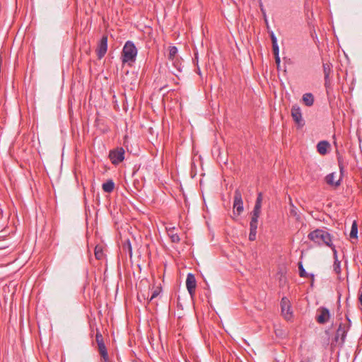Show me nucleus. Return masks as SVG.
<instances>
[{"label":"nucleus","mask_w":362,"mask_h":362,"mask_svg":"<svg viewBox=\"0 0 362 362\" xmlns=\"http://www.w3.org/2000/svg\"><path fill=\"white\" fill-rule=\"evenodd\" d=\"M95 255L96 259H101L103 257V249L100 246L97 245L95 248Z\"/></svg>","instance_id":"nucleus-23"},{"label":"nucleus","mask_w":362,"mask_h":362,"mask_svg":"<svg viewBox=\"0 0 362 362\" xmlns=\"http://www.w3.org/2000/svg\"><path fill=\"white\" fill-rule=\"evenodd\" d=\"M290 218L295 219L296 221L297 224H301L302 226L304 225L303 221H301V216L298 213V210L296 207L291 202V209H290Z\"/></svg>","instance_id":"nucleus-13"},{"label":"nucleus","mask_w":362,"mask_h":362,"mask_svg":"<svg viewBox=\"0 0 362 362\" xmlns=\"http://www.w3.org/2000/svg\"><path fill=\"white\" fill-rule=\"evenodd\" d=\"M197 72H199V74H200V69H198Z\"/></svg>","instance_id":"nucleus-36"},{"label":"nucleus","mask_w":362,"mask_h":362,"mask_svg":"<svg viewBox=\"0 0 362 362\" xmlns=\"http://www.w3.org/2000/svg\"><path fill=\"white\" fill-rule=\"evenodd\" d=\"M357 226V223H356V221H354L353 223H352V226Z\"/></svg>","instance_id":"nucleus-34"},{"label":"nucleus","mask_w":362,"mask_h":362,"mask_svg":"<svg viewBox=\"0 0 362 362\" xmlns=\"http://www.w3.org/2000/svg\"><path fill=\"white\" fill-rule=\"evenodd\" d=\"M300 362H305V361H300Z\"/></svg>","instance_id":"nucleus-37"},{"label":"nucleus","mask_w":362,"mask_h":362,"mask_svg":"<svg viewBox=\"0 0 362 362\" xmlns=\"http://www.w3.org/2000/svg\"><path fill=\"white\" fill-rule=\"evenodd\" d=\"M95 340H96L97 344H99L100 343H104L103 342V335L101 334L100 332H98L96 333Z\"/></svg>","instance_id":"nucleus-27"},{"label":"nucleus","mask_w":362,"mask_h":362,"mask_svg":"<svg viewBox=\"0 0 362 362\" xmlns=\"http://www.w3.org/2000/svg\"><path fill=\"white\" fill-rule=\"evenodd\" d=\"M323 72L325 75V86L327 89H328L330 87L331 83H330V74L332 72V64L329 62L323 63Z\"/></svg>","instance_id":"nucleus-10"},{"label":"nucleus","mask_w":362,"mask_h":362,"mask_svg":"<svg viewBox=\"0 0 362 362\" xmlns=\"http://www.w3.org/2000/svg\"><path fill=\"white\" fill-rule=\"evenodd\" d=\"M233 211L237 215H240L243 211L242 193L238 189H235L234 193Z\"/></svg>","instance_id":"nucleus-6"},{"label":"nucleus","mask_w":362,"mask_h":362,"mask_svg":"<svg viewBox=\"0 0 362 362\" xmlns=\"http://www.w3.org/2000/svg\"><path fill=\"white\" fill-rule=\"evenodd\" d=\"M257 236V228H250V232L249 234V240L253 241L256 239Z\"/></svg>","instance_id":"nucleus-26"},{"label":"nucleus","mask_w":362,"mask_h":362,"mask_svg":"<svg viewBox=\"0 0 362 362\" xmlns=\"http://www.w3.org/2000/svg\"><path fill=\"white\" fill-rule=\"evenodd\" d=\"M330 146V144L327 141H321L317 145V152L321 155H325L327 153V149Z\"/></svg>","instance_id":"nucleus-15"},{"label":"nucleus","mask_w":362,"mask_h":362,"mask_svg":"<svg viewBox=\"0 0 362 362\" xmlns=\"http://www.w3.org/2000/svg\"><path fill=\"white\" fill-rule=\"evenodd\" d=\"M274 58H275V62H276V66H277V69H279V66H280V62H281L280 57L279 56H275Z\"/></svg>","instance_id":"nucleus-31"},{"label":"nucleus","mask_w":362,"mask_h":362,"mask_svg":"<svg viewBox=\"0 0 362 362\" xmlns=\"http://www.w3.org/2000/svg\"><path fill=\"white\" fill-rule=\"evenodd\" d=\"M102 188L104 192L110 193L115 189V183L112 180H108L107 182H104L102 185Z\"/></svg>","instance_id":"nucleus-20"},{"label":"nucleus","mask_w":362,"mask_h":362,"mask_svg":"<svg viewBox=\"0 0 362 362\" xmlns=\"http://www.w3.org/2000/svg\"><path fill=\"white\" fill-rule=\"evenodd\" d=\"M272 49H273V52H274V57L275 56H279V48L278 44L277 45H272Z\"/></svg>","instance_id":"nucleus-29"},{"label":"nucleus","mask_w":362,"mask_h":362,"mask_svg":"<svg viewBox=\"0 0 362 362\" xmlns=\"http://www.w3.org/2000/svg\"><path fill=\"white\" fill-rule=\"evenodd\" d=\"M308 238L319 245L325 244L332 247L334 253H336L334 247H332L330 234L328 232L317 228L308 235Z\"/></svg>","instance_id":"nucleus-1"},{"label":"nucleus","mask_w":362,"mask_h":362,"mask_svg":"<svg viewBox=\"0 0 362 362\" xmlns=\"http://www.w3.org/2000/svg\"><path fill=\"white\" fill-rule=\"evenodd\" d=\"M124 150L122 147H118L111 150L109 153V158L113 165H118L124 159Z\"/></svg>","instance_id":"nucleus-4"},{"label":"nucleus","mask_w":362,"mask_h":362,"mask_svg":"<svg viewBox=\"0 0 362 362\" xmlns=\"http://www.w3.org/2000/svg\"><path fill=\"white\" fill-rule=\"evenodd\" d=\"M122 249L124 251L129 253V256L132 257V245L130 243V241L129 240H127L122 246Z\"/></svg>","instance_id":"nucleus-22"},{"label":"nucleus","mask_w":362,"mask_h":362,"mask_svg":"<svg viewBox=\"0 0 362 362\" xmlns=\"http://www.w3.org/2000/svg\"><path fill=\"white\" fill-rule=\"evenodd\" d=\"M298 269H299V275H300V277H308L309 276H310L311 280H312L311 286H313V281H314V274H308L305 272V269H304V267L303 266V264L300 262L298 263Z\"/></svg>","instance_id":"nucleus-21"},{"label":"nucleus","mask_w":362,"mask_h":362,"mask_svg":"<svg viewBox=\"0 0 362 362\" xmlns=\"http://www.w3.org/2000/svg\"><path fill=\"white\" fill-rule=\"evenodd\" d=\"M302 99L304 104L308 107L312 106L314 103V96L312 93H307L303 94Z\"/></svg>","instance_id":"nucleus-19"},{"label":"nucleus","mask_w":362,"mask_h":362,"mask_svg":"<svg viewBox=\"0 0 362 362\" xmlns=\"http://www.w3.org/2000/svg\"><path fill=\"white\" fill-rule=\"evenodd\" d=\"M159 294V292L158 291H154L153 293H152L149 300H152L153 298H156Z\"/></svg>","instance_id":"nucleus-32"},{"label":"nucleus","mask_w":362,"mask_h":362,"mask_svg":"<svg viewBox=\"0 0 362 362\" xmlns=\"http://www.w3.org/2000/svg\"><path fill=\"white\" fill-rule=\"evenodd\" d=\"M338 165L340 170V173L341 174H342L344 170V165L341 158H338Z\"/></svg>","instance_id":"nucleus-30"},{"label":"nucleus","mask_w":362,"mask_h":362,"mask_svg":"<svg viewBox=\"0 0 362 362\" xmlns=\"http://www.w3.org/2000/svg\"><path fill=\"white\" fill-rule=\"evenodd\" d=\"M317 312L319 315L317 316V321L320 324H325L328 322L330 315L329 310L326 308H320Z\"/></svg>","instance_id":"nucleus-11"},{"label":"nucleus","mask_w":362,"mask_h":362,"mask_svg":"<svg viewBox=\"0 0 362 362\" xmlns=\"http://www.w3.org/2000/svg\"><path fill=\"white\" fill-rule=\"evenodd\" d=\"M270 34V37H271V40H272V45H277V38L275 36L274 33L273 31H271L269 33Z\"/></svg>","instance_id":"nucleus-28"},{"label":"nucleus","mask_w":362,"mask_h":362,"mask_svg":"<svg viewBox=\"0 0 362 362\" xmlns=\"http://www.w3.org/2000/svg\"><path fill=\"white\" fill-rule=\"evenodd\" d=\"M107 37L103 36L97 49V55L98 59H102L107 52Z\"/></svg>","instance_id":"nucleus-9"},{"label":"nucleus","mask_w":362,"mask_h":362,"mask_svg":"<svg viewBox=\"0 0 362 362\" xmlns=\"http://www.w3.org/2000/svg\"><path fill=\"white\" fill-rule=\"evenodd\" d=\"M168 235L170 237L173 243H179L180 240V235L176 232V228H165Z\"/></svg>","instance_id":"nucleus-14"},{"label":"nucleus","mask_w":362,"mask_h":362,"mask_svg":"<svg viewBox=\"0 0 362 362\" xmlns=\"http://www.w3.org/2000/svg\"><path fill=\"white\" fill-rule=\"evenodd\" d=\"M98 351H99L101 357L103 358V362H110L107 351L105 344L100 343V344H98Z\"/></svg>","instance_id":"nucleus-16"},{"label":"nucleus","mask_w":362,"mask_h":362,"mask_svg":"<svg viewBox=\"0 0 362 362\" xmlns=\"http://www.w3.org/2000/svg\"><path fill=\"white\" fill-rule=\"evenodd\" d=\"M137 55V49L132 41H127L122 52V63L134 62Z\"/></svg>","instance_id":"nucleus-2"},{"label":"nucleus","mask_w":362,"mask_h":362,"mask_svg":"<svg viewBox=\"0 0 362 362\" xmlns=\"http://www.w3.org/2000/svg\"><path fill=\"white\" fill-rule=\"evenodd\" d=\"M349 238L351 240H357L358 239V228H351Z\"/></svg>","instance_id":"nucleus-24"},{"label":"nucleus","mask_w":362,"mask_h":362,"mask_svg":"<svg viewBox=\"0 0 362 362\" xmlns=\"http://www.w3.org/2000/svg\"><path fill=\"white\" fill-rule=\"evenodd\" d=\"M288 303H289V301L288 300L287 298H283L281 299V313H282L283 316L286 320H290L291 317V308H290V305H289Z\"/></svg>","instance_id":"nucleus-12"},{"label":"nucleus","mask_w":362,"mask_h":362,"mask_svg":"<svg viewBox=\"0 0 362 362\" xmlns=\"http://www.w3.org/2000/svg\"><path fill=\"white\" fill-rule=\"evenodd\" d=\"M335 173H329L328 174L326 177H325V181L329 185H334L336 187L340 185V179L337 181H334V179H335Z\"/></svg>","instance_id":"nucleus-18"},{"label":"nucleus","mask_w":362,"mask_h":362,"mask_svg":"<svg viewBox=\"0 0 362 362\" xmlns=\"http://www.w3.org/2000/svg\"><path fill=\"white\" fill-rule=\"evenodd\" d=\"M197 72H199V74H200V69H198Z\"/></svg>","instance_id":"nucleus-35"},{"label":"nucleus","mask_w":362,"mask_h":362,"mask_svg":"<svg viewBox=\"0 0 362 362\" xmlns=\"http://www.w3.org/2000/svg\"><path fill=\"white\" fill-rule=\"evenodd\" d=\"M259 8H260V11H261V12L262 13V16H263V18L264 19L265 23L268 26V21H267V14H266V11H265V9L264 8V6H263L261 0H259Z\"/></svg>","instance_id":"nucleus-25"},{"label":"nucleus","mask_w":362,"mask_h":362,"mask_svg":"<svg viewBox=\"0 0 362 362\" xmlns=\"http://www.w3.org/2000/svg\"><path fill=\"white\" fill-rule=\"evenodd\" d=\"M177 48L175 46H170L169 47L168 59L172 62L173 66L177 70L181 72L182 66L178 58L177 57Z\"/></svg>","instance_id":"nucleus-5"},{"label":"nucleus","mask_w":362,"mask_h":362,"mask_svg":"<svg viewBox=\"0 0 362 362\" xmlns=\"http://www.w3.org/2000/svg\"><path fill=\"white\" fill-rule=\"evenodd\" d=\"M358 299H359L360 303L362 305V291H361V294L359 296V298Z\"/></svg>","instance_id":"nucleus-33"},{"label":"nucleus","mask_w":362,"mask_h":362,"mask_svg":"<svg viewBox=\"0 0 362 362\" xmlns=\"http://www.w3.org/2000/svg\"><path fill=\"white\" fill-rule=\"evenodd\" d=\"M196 286L197 281L194 274L189 273L187 276L186 287L192 297L194 296L195 293Z\"/></svg>","instance_id":"nucleus-8"},{"label":"nucleus","mask_w":362,"mask_h":362,"mask_svg":"<svg viewBox=\"0 0 362 362\" xmlns=\"http://www.w3.org/2000/svg\"><path fill=\"white\" fill-rule=\"evenodd\" d=\"M291 112L294 122L299 127H303L305 124V122L302 117V113L300 107L297 105H293Z\"/></svg>","instance_id":"nucleus-7"},{"label":"nucleus","mask_w":362,"mask_h":362,"mask_svg":"<svg viewBox=\"0 0 362 362\" xmlns=\"http://www.w3.org/2000/svg\"><path fill=\"white\" fill-rule=\"evenodd\" d=\"M346 336V330L344 326L340 325L337 330L335 335V340L338 341L339 338L341 339V342L344 343Z\"/></svg>","instance_id":"nucleus-17"},{"label":"nucleus","mask_w":362,"mask_h":362,"mask_svg":"<svg viewBox=\"0 0 362 362\" xmlns=\"http://www.w3.org/2000/svg\"><path fill=\"white\" fill-rule=\"evenodd\" d=\"M262 193L259 192L257 194V197L255 201V206L251 212V221L250 226H257L258 223V218L261 214V208H262Z\"/></svg>","instance_id":"nucleus-3"}]
</instances>
